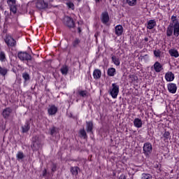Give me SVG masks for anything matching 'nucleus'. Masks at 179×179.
<instances>
[{"instance_id":"f257e3e1","label":"nucleus","mask_w":179,"mask_h":179,"mask_svg":"<svg viewBox=\"0 0 179 179\" xmlns=\"http://www.w3.org/2000/svg\"><path fill=\"white\" fill-rule=\"evenodd\" d=\"M18 58L20 59V61H26L28 66H31V64L34 62L31 55L26 52H18Z\"/></svg>"},{"instance_id":"f03ea898","label":"nucleus","mask_w":179,"mask_h":179,"mask_svg":"<svg viewBox=\"0 0 179 179\" xmlns=\"http://www.w3.org/2000/svg\"><path fill=\"white\" fill-rule=\"evenodd\" d=\"M29 3L31 6H36L38 9H45V8H48V3L44 1V0H34Z\"/></svg>"},{"instance_id":"7ed1b4c3","label":"nucleus","mask_w":179,"mask_h":179,"mask_svg":"<svg viewBox=\"0 0 179 179\" xmlns=\"http://www.w3.org/2000/svg\"><path fill=\"white\" fill-rule=\"evenodd\" d=\"M153 151V147L152 146V143H145L143 145V153H144L145 157H150V155H152V152Z\"/></svg>"},{"instance_id":"20e7f679","label":"nucleus","mask_w":179,"mask_h":179,"mask_svg":"<svg viewBox=\"0 0 179 179\" xmlns=\"http://www.w3.org/2000/svg\"><path fill=\"white\" fill-rule=\"evenodd\" d=\"M172 22L173 23V35L176 37H178L179 36V22L177 20V17L173 15L171 17Z\"/></svg>"},{"instance_id":"39448f33","label":"nucleus","mask_w":179,"mask_h":179,"mask_svg":"<svg viewBox=\"0 0 179 179\" xmlns=\"http://www.w3.org/2000/svg\"><path fill=\"white\" fill-rule=\"evenodd\" d=\"M4 41L8 47H15L16 45V41L10 35H7Z\"/></svg>"},{"instance_id":"423d86ee","label":"nucleus","mask_w":179,"mask_h":179,"mask_svg":"<svg viewBox=\"0 0 179 179\" xmlns=\"http://www.w3.org/2000/svg\"><path fill=\"white\" fill-rule=\"evenodd\" d=\"M7 3L10 6V11L13 13H16L17 10L16 8V0H8Z\"/></svg>"},{"instance_id":"0eeeda50","label":"nucleus","mask_w":179,"mask_h":179,"mask_svg":"<svg viewBox=\"0 0 179 179\" xmlns=\"http://www.w3.org/2000/svg\"><path fill=\"white\" fill-rule=\"evenodd\" d=\"M33 145L31 148L33 150H38L40 149V141H38V137L35 136L32 139Z\"/></svg>"},{"instance_id":"6e6552de","label":"nucleus","mask_w":179,"mask_h":179,"mask_svg":"<svg viewBox=\"0 0 179 179\" xmlns=\"http://www.w3.org/2000/svg\"><path fill=\"white\" fill-rule=\"evenodd\" d=\"M120 93V85L115 83L113 84V99H117L118 94Z\"/></svg>"},{"instance_id":"1a4fd4ad","label":"nucleus","mask_w":179,"mask_h":179,"mask_svg":"<svg viewBox=\"0 0 179 179\" xmlns=\"http://www.w3.org/2000/svg\"><path fill=\"white\" fill-rule=\"evenodd\" d=\"M64 24L68 26V27H73L75 26V22H73V19L70 17H64Z\"/></svg>"},{"instance_id":"9d476101","label":"nucleus","mask_w":179,"mask_h":179,"mask_svg":"<svg viewBox=\"0 0 179 179\" xmlns=\"http://www.w3.org/2000/svg\"><path fill=\"white\" fill-rule=\"evenodd\" d=\"M58 111V108L54 105L50 106L48 109L49 115H55Z\"/></svg>"},{"instance_id":"9b49d317","label":"nucleus","mask_w":179,"mask_h":179,"mask_svg":"<svg viewBox=\"0 0 179 179\" xmlns=\"http://www.w3.org/2000/svg\"><path fill=\"white\" fill-rule=\"evenodd\" d=\"M168 90L169 93L174 94L177 92V85L174 83L168 84Z\"/></svg>"},{"instance_id":"f8f14e48","label":"nucleus","mask_w":179,"mask_h":179,"mask_svg":"<svg viewBox=\"0 0 179 179\" xmlns=\"http://www.w3.org/2000/svg\"><path fill=\"white\" fill-rule=\"evenodd\" d=\"M153 66L155 72L157 73L162 72V71H163V65H162L159 62H156Z\"/></svg>"},{"instance_id":"ddd939ff","label":"nucleus","mask_w":179,"mask_h":179,"mask_svg":"<svg viewBox=\"0 0 179 179\" xmlns=\"http://www.w3.org/2000/svg\"><path fill=\"white\" fill-rule=\"evenodd\" d=\"M165 79L167 82H173L174 80V73L171 71L166 73L165 75Z\"/></svg>"},{"instance_id":"4468645a","label":"nucleus","mask_w":179,"mask_h":179,"mask_svg":"<svg viewBox=\"0 0 179 179\" xmlns=\"http://www.w3.org/2000/svg\"><path fill=\"white\" fill-rule=\"evenodd\" d=\"M101 22L106 24V23H108V20H110V17H108V13H103L101 15Z\"/></svg>"},{"instance_id":"2eb2a0df","label":"nucleus","mask_w":179,"mask_h":179,"mask_svg":"<svg viewBox=\"0 0 179 179\" xmlns=\"http://www.w3.org/2000/svg\"><path fill=\"white\" fill-rule=\"evenodd\" d=\"M10 113H12V109L10 108H6L2 112V115L3 118H9V115H10Z\"/></svg>"},{"instance_id":"dca6fc26","label":"nucleus","mask_w":179,"mask_h":179,"mask_svg":"<svg viewBox=\"0 0 179 179\" xmlns=\"http://www.w3.org/2000/svg\"><path fill=\"white\" fill-rule=\"evenodd\" d=\"M124 31V28L121 25H117L115 28V33L117 36H121Z\"/></svg>"},{"instance_id":"f3484780","label":"nucleus","mask_w":179,"mask_h":179,"mask_svg":"<svg viewBox=\"0 0 179 179\" xmlns=\"http://www.w3.org/2000/svg\"><path fill=\"white\" fill-rule=\"evenodd\" d=\"M173 26H174V23L172 22L171 24H169V27L167 28L166 36L168 37H171V36H173Z\"/></svg>"},{"instance_id":"a211bd4d","label":"nucleus","mask_w":179,"mask_h":179,"mask_svg":"<svg viewBox=\"0 0 179 179\" xmlns=\"http://www.w3.org/2000/svg\"><path fill=\"white\" fill-rule=\"evenodd\" d=\"M156 26V21L155 20H150L148 22L147 29L152 30Z\"/></svg>"},{"instance_id":"6ab92c4d","label":"nucleus","mask_w":179,"mask_h":179,"mask_svg":"<svg viewBox=\"0 0 179 179\" xmlns=\"http://www.w3.org/2000/svg\"><path fill=\"white\" fill-rule=\"evenodd\" d=\"M134 127H136V128H142V125H143L142 120L139 118L134 119Z\"/></svg>"},{"instance_id":"aec40b11","label":"nucleus","mask_w":179,"mask_h":179,"mask_svg":"<svg viewBox=\"0 0 179 179\" xmlns=\"http://www.w3.org/2000/svg\"><path fill=\"white\" fill-rule=\"evenodd\" d=\"M94 79H100L101 78V71L99 69H96L93 72Z\"/></svg>"},{"instance_id":"412c9836","label":"nucleus","mask_w":179,"mask_h":179,"mask_svg":"<svg viewBox=\"0 0 179 179\" xmlns=\"http://www.w3.org/2000/svg\"><path fill=\"white\" fill-rule=\"evenodd\" d=\"M171 57H174L175 58H178L179 57V53L178 51L176 49H171L169 51Z\"/></svg>"},{"instance_id":"4be33fe9","label":"nucleus","mask_w":179,"mask_h":179,"mask_svg":"<svg viewBox=\"0 0 179 179\" xmlns=\"http://www.w3.org/2000/svg\"><path fill=\"white\" fill-rule=\"evenodd\" d=\"M25 157L24 153L22 151H18L16 155V158L18 162H20V160H23V158Z\"/></svg>"},{"instance_id":"5701e85b","label":"nucleus","mask_w":179,"mask_h":179,"mask_svg":"<svg viewBox=\"0 0 179 179\" xmlns=\"http://www.w3.org/2000/svg\"><path fill=\"white\" fill-rule=\"evenodd\" d=\"M80 44V39L79 38H76L73 42L72 45L74 48L79 47V45Z\"/></svg>"},{"instance_id":"b1692460","label":"nucleus","mask_w":179,"mask_h":179,"mask_svg":"<svg viewBox=\"0 0 179 179\" xmlns=\"http://www.w3.org/2000/svg\"><path fill=\"white\" fill-rule=\"evenodd\" d=\"M93 131V123L92 122H87V131L92 132Z\"/></svg>"},{"instance_id":"393cba45","label":"nucleus","mask_w":179,"mask_h":179,"mask_svg":"<svg viewBox=\"0 0 179 179\" xmlns=\"http://www.w3.org/2000/svg\"><path fill=\"white\" fill-rule=\"evenodd\" d=\"M71 171L73 176H78V173L79 172V167H71Z\"/></svg>"},{"instance_id":"a878e982","label":"nucleus","mask_w":179,"mask_h":179,"mask_svg":"<svg viewBox=\"0 0 179 179\" xmlns=\"http://www.w3.org/2000/svg\"><path fill=\"white\" fill-rule=\"evenodd\" d=\"M0 61L1 62H5V61H6V55H5L4 52H0Z\"/></svg>"},{"instance_id":"bb28decb","label":"nucleus","mask_w":179,"mask_h":179,"mask_svg":"<svg viewBox=\"0 0 179 179\" xmlns=\"http://www.w3.org/2000/svg\"><path fill=\"white\" fill-rule=\"evenodd\" d=\"M129 6H135L136 5V0H126Z\"/></svg>"},{"instance_id":"cd10ccee","label":"nucleus","mask_w":179,"mask_h":179,"mask_svg":"<svg viewBox=\"0 0 179 179\" xmlns=\"http://www.w3.org/2000/svg\"><path fill=\"white\" fill-rule=\"evenodd\" d=\"M8 73V69L6 68H2L0 66V74L2 75V76H5Z\"/></svg>"},{"instance_id":"c85d7f7f","label":"nucleus","mask_w":179,"mask_h":179,"mask_svg":"<svg viewBox=\"0 0 179 179\" xmlns=\"http://www.w3.org/2000/svg\"><path fill=\"white\" fill-rule=\"evenodd\" d=\"M30 129V125L28 122L25 123V124L22 127V132H27Z\"/></svg>"},{"instance_id":"c756f323","label":"nucleus","mask_w":179,"mask_h":179,"mask_svg":"<svg viewBox=\"0 0 179 179\" xmlns=\"http://www.w3.org/2000/svg\"><path fill=\"white\" fill-rule=\"evenodd\" d=\"M60 71L62 75H66V73H68V66H64L63 67H62Z\"/></svg>"},{"instance_id":"7c9ffc66","label":"nucleus","mask_w":179,"mask_h":179,"mask_svg":"<svg viewBox=\"0 0 179 179\" xmlns=\"http://www.w3.org/2000/svg\"><path fill=\"white\" fill-rule=\"evenodd\" d=\"M141 179H152V175L149 173H143Z\"/></svg>"},{"instance_id":"2f4dec72","label":"nucleus","mask_w":179,"mask_h":179,"mask_svg":"<svg viewBox=\"0 0 179 179\" xmlns=\"http://www.w3.org/2000/svg\"><path fill=\"white\" fill-rule=\"evenodd\" d=\"M162 136L165 138L164 141L170 139V132L165 131Z\"/></svg>"},{"instance_id":"473e14b6","label":"nucleus","mask_w":179,"mask_h":179,"mask_svg":"<svg viewBox=\"0 0 179 179\" xmlns=\"http://www.w3.org/2000/svg\"><path fill=\"white\" fill-rule=\"evenodd\" d=\"M80 134L81 136H83V138L86 139L87 136L86 134V131H85V129L80 130Z\"/></svg>"},{"instance_id":"72a5a7b5","label":"nucleus","mask_w":179,"mask_h":179,"mask_svg":"<svg viewBox=\"0 0 179 179\" xmlns=\"http://www.w3.org/2000/svg\"><path fill=\"white\" fill-rule=\"evenodd\" d=\"M66 5H67L68 8H69V9H73L75 5H73V3L71 2V1H68L66 3Z\"/></svg>"},{"instance_id":"f704fd0d","label":"nucleus","mask_w":179,"mask_h":179,"mask_svg":"<svg viewBox=\"0 0 179 179\" xmlns=\"http://www.w3.org/2000/svg\"><path fill=\"white\" fill-rule=\"evenodd\" d=\"M22 78H23V79H24V80L27 81L30 79V76H29V74H27V73H24L22 74Z\"/></svg>"},{"instance_id":"c9c22d12","label":"nucleus","mask_w":179,"mask_h":179,"mask_svg":"<svg viewBox=\"0 0 179 179\" xmlns=\"http://www.w3.org/2000/svg\"><path fill=\"white\" fill-rule=\"evenodd\" d=\"M113 62L116 65V66H118L120 65V60L115 57H113Z\"/></svg>"},{"instance_id":"e433bc0d","label":"nucleus","mask_w":179,"mask_h":179,"mask_svg":"<svg viewBox=\"0 0 179 179\" xmlns=\"http://www.w3.org/2000/svg\"><path fill=\"white\" fill-rule=\"evenodd\" d=\"M160 54H162V52L160 51V50H157L154 51V55H155V57H157V58L159 57H160Z\"/></svg>"},{"instance_id":"4c0bfd02","label":"nucleus","mask_w":179,"mask_h":179,"mask_svg":"<svg viewBox=\"0 0 179 179\" xmlns=\"http://www.w3.org/2000/svg\"><path fill=\"white\" fill-rule=\"evenodd\" d=\"M80 96H82V97H86L87 96V92L86 91H80L79 92Z\"/></svg>"},{"instance_id":"58836bf2","label":"nucleus","mask_w":179,"mask_h":179,"mask_svg":"<svg viewBox=\"0 0 179 179\" xmlns=\"http://www.w3.org/2000/svg\"><path fill=\"white\" fill-rule=\"evenodd\" d=\"M108 76H113V68L108 69Z\"/></svg>"},{"instance_id":"ea45409f","label":"nucleus","mask_w":179,"mask_h":179,"mask_svg":"<svg viewBox=\"0 0 179 179\" xmlns=\"http://www.w3.org/2000/svg\"><path fill=\"white\" fill-rule=\"evenodd\" d=\"M130 78H133L132 80H138V77H136V76H130Z\"/></svg>"},{"instance_id":"a19ab883","label":"nucleus","mask_w":179,"mask_h":179,"mask_svg":"<svg viewBox=\"0 0 179 179\" xmlns=\"http://www.w3.org/2000/svg\"><path fill=\"white\" fill-rule=\"evenodd\" d=\"M119 179H127V177H125L124 175H121V176L119 177Z\"/></svg>"},{"instance_id":"79ce46f5","label":"nucleus","mask_w":179,"mask_h":179,"mask_svg":"<svg viewBox=\"0 0 179 179\" xmlns=\"http://www.w3.org/2000/svg\"><path fill=\"white\" fill-rule=\"evenodd\" d=\"M55 132V128L53 127L52 129H51V135H54V133Z\"/></svg>"},{"instance_id":"37998d69","label":"nucleus","mask_w":179,"mask_h":179,"mask_svg":"<svg viewBox=\"0 0 179 179\" xmlns=\"http://www.w3.org/2000/svg\"><path fill=\"white\" fill-rule=\"evenodd\" d=\"M56 168H57V166L55 164H53V166L52 168V171H55Z\"/></svg>"},{"instance_id":"c03bdc74","label":"nucleus","mask_w":179,"mask_h":179,"mask_svg":"<svg viewBox=\"0 0 179 179\" xmlns=\"http://www.w3.org/2000/svg\"><path fill=\"white\" fill-rule=\"evenodd\" d=\"M46 174H47V170H43V177H45V176H46Z\"/></svg>"},{"instance_id":"a18cd8bd","label":"nucleus","mask_w":179,"mask_h":179,"mask_svg":"<svg viewBox=\"0 0 179 179\" xmlns=\"http://www.w3.org/2000/svg\"><path fill=\"white\" fill-rule=\"evenodd\" d=\"M114 73H115V69L113 68V76H114Z\"/></svg>"},{"instance_id":"49530a36","label":"nucleus","mask_w":179,"mask_h":179,"mask_svg":"<svg viewBox=\"0 0 179 179\" xmlns=\"http://www.w3.org/2000/svg\"><path fill=\"white\" fill-rule=\"evenodd\" d=\"M109 93H110V96H113V90H110Z\"/></svg>"},{"instance_id":"de8ad7c7","label":"nucleus","mask_w":179,"mask_h":179,"mask_svg":"<svg viewBox=\"0 0 179 179\" xmlns=\"http://www.w3.org/2000/svg\"><path fill=\"white\" fill-rule=\"evenodd\" d=\"M144 41H146V42H148V41H149V38H144Z\"/></svg>"},{"instance_id":"09e8293b","label":"nucleus","mask_w":179,"mask_h":179,"mask_svg":"<svg viewBox=\"0 0 179 179\" xmlns=\"http://www.w3.org/2000/svg\"><path fill=\"white\" fill-rule=\"evenodd\" d=\"M96 1V2H99V1H100V0H95Z\"/></svg>"},{"instance_id":"8fccbe9b","label":"nucleus","mask_w":179,"mask_h":179,"mask_svg":"<svg viewBox=\"0 0 179 179\" xmlns=\"http://www.w3.org/2000/svg\"><path fill=\"white\" fill-rule=\"evenodd\" d=\"M113 176H115V173H113Z\"/></svg>"},{"instance_id":"3c124183","label":"nucleus","mask_w":179,"mask_h":179,"mask_svg":"<svg viewBox=\"0 0 179 179\" xmlns=\"http://www.w3.org/2000/svg\"><path fill=\"white\" fill-rule=\"evenodd\" d=\"M0 92H1V88H0Z\"/></svg>"}]
</instances>
